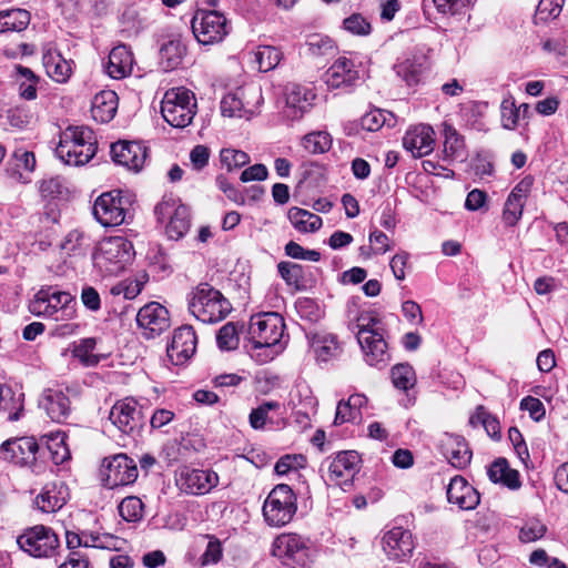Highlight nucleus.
<instances>
[{"label": "nucleus", "instance_id": "cd10ccee", "mask_svg": "<svg viewBox=\"0 0 568 568\" xmlns=\"http://www.w3.org/2000/svg\"><path fill=\"white\" fill-rule=\"evenodd\" d=\"M447 499L460 509H474L479 504V494L462 476H455L447 487Z\"/></svg>", "mask_w": 568, "mask_h": 568}, {"label": "nucleus", "instance_id": "f8f14e48", "mask_svg": "<svg viewBox=\"0 0 568 568\" xmlns=\"http://www.w3.org/2000/svg\"><path fill=\"white\" fill-rule=\"evenodd\" d=\"M17 542L24 552L38 558L52 556L59 547L57 534L43 525L26 529Z\"/></svg>", "mask_w": 568, "mask_h": 568}, {"label": "nucleus", "instance_id": "c85d7f7f", "mask_svg": "<svg viewBox=\"0 0 568 568\" xmlns=\"http://www.w3.org/2000/svg\"><path fill=\"white\" fill-rule=\"evenodd\" d=\"M133 54L124 44L114 47L108 59L106 73L112 79H123L132 72Z\"/></svg>", "mask_w": 568, "mask_h": 568}, {"label": "nucleus", "instance_id": "f704fd0d", "mask_svg": "<svg viewBox=\"0 0 568 568\" xmlns=\"http://www.w3.org/2000/svg\"><path fill=\"white\" fill-rule=\"evenodd\" d=\"M186 54V45L181 39H172L160 49V63L164 71H172L182 64Z\"/></svg>", "mask_w": 568, "mask_h": 568}, {"label": "nucleus", "instance_id": "9b49d317", "mask_svg": "<svg viewBox=\"0 0 568 568\" xmlns=\"http://www.w3.org/2000/svg\"><path fill=\"white\" fill-rule=\"evenodd\" d=\"M109 419L123 434L135 436L145 426L148 416L135 399L128 397L112 406Z\"/></svg>", "mask_w": 568, "mask_h": 568}, {"label": "nucleus", "instance_id": "bf43d9fd", "mask_svg": "<svg viewBox=\"0 0 568 568\" xmlns=\"http://www.w3.org/2000/svg\"><path fill=\"white\" fill-rule=\"evenodd\" d=\"M524 205V202L508 195L503 211V220L506 225L514 226L520 220Z\"/></svg>", "mask_w": 568, "mask_h": 568}, {"label": "nucleus", "instance_id": "69168bd1", "mask_svg": "<svg viewBox=\"0 0 568 568\" xmlns=\"http://www.w3.org/2000/svg\"><path fill=\"white\" fill-rule=\"evenodd\" d=\"M222 558V545L215 537H210L206 549L201 556V562L203 566L212 565L220 561Z\"/></svg>", "mask_w": 568, "mask_h": 568}, {"label": "nucleus", "instance_id": "a211bd4d", "mask_svg": "<svg viewBox=\"0 0 568 568\" xmlns=\"http://www.w3.org/2000/svg\"><path fill=\"white\" fill-rule=\"evenodd\" d=\"M382 547L389 560L405 561L415 548L413 535L402 527H394L384 534Z\"/></svg>", "mask_w": 568, "mask_h": 568}, {"label": "nucleus", "instance_id": "ddd939ff", "mask_svg": "<svg viewBox=\"0 0 568 568\" xmlns=\"http://www.w3.org/2000/svg\"><path fill=\"white\" fill-rule=\"evenodd\" d=\"M192 32L202 44L220 42L229 33L226 18L217 11H200L192 19Z\"/></svg>", "mask_w": 568, "mask_h": 568}, {"label": "nucleus", "instance_id": "39448f33", "mask_svg": "<svg viewBox=\"0 0 568 568\" xmlns=\"http://www.w3.org/2000/svg\"><path fill=\"white\" fill-rule=\"evenodd\" d=\"M297 510V498L286 484L276 485L263 504V517L268 526L282 527L288 524Z\"/></svg>", "mask_w": 568, "mask_h": 568}, {"label": "nucleus", "instance_id": "7ed1b4c3", "mask_svg": "<svg viewBox=\"0 0 568 568\" xmlns=\"http://www.w3.org/2000/svg\"><path fill=\"white\" fill-rule=\"evenodd\" d=\"M135 256L132 242L111 236L100 242L93 254V265L103 276L119 275Z\"/></svg>", "mask_w": 568, "mask_h": 568}, {"label": "nucleus", "instance_id": "423d86ee", "mask_svg": "<svg viewBox=\"0 0 568 568\" xmlns=\"http://www.w3.org/2000/svg\"><path fill=\"white\" fill-rule=\"evenodd\" d=\"M132 201L130 195L121 190H113L101 194L94 202L93 215L97 221L108 227L118 226L126 222L130 215Z\"/></svg>", "mask_w": 568, "mask_h": 568}, {"label": "nucleus", "instance_id": "1a4fd4ad", "mask_svg": "<svg viewBox=\"0 0 568 568\" xmlns=\"http://www.w3.org/2000/svg\"><path fill=\"white\" fill-rule=\"evenodd\" d=\"M285 329L284 318L275 312L253 315L248 325V339L254 348L276 346Z\"/></svg>", "mask_w": 568, "mask_h": 568}, {"label": "nucleus", "instance_id": "864d4df0", "mask_svg": "<svg viewBox=\"0 0 568 568\" xmlns=\"http://www.w3.org/2000/svg\"><path fill=\"white\" fill-rule=\"evenodd\" d=\"M220 160L222 165L225 166L230 172L246 165L250 162V156L244 151L235 149H222L220 153Z\"/></svg>", "mask_w": 568, "mask_h": 568}, {"label": "nucleus", "instance_id": "8fccbe9b", "mask_svg": "<svg viewBox=\"0 0 568 568\" xmlns=\"http://www.w3.org/2000/svg\"><path fill=\"white\" fill-rule=\"evenodd\" d=\"M95 345H97L95 338H92V337L82 338L79 341L78 344L74 345L72 353L85 366H94L100 361L99 356L93 354Z\"/></svg>", "mask_w": 568, "mask_h": 568}, {"label": "nucleus", "instance_id": "e2e57ef3", "mask_svg": "<svg viewBox=\"0 0 568 568\" xmlns=\"http://www.w3.org/2000/svg\"><path fill=\"white\" fill-rule=\"evenodd\" d=\"M48 449L52 454L53 463L59 465L70 458V452L64 444V436H55L51 438Z\"/></svg>", "mask_w": 568, "mask_h": 568}, {"label": "nucleus", "instance_id": "f3484780", "mask_svg": "<svg viewBox=\"0 0 568 568\" xmlns=\"http://www.w3.org/2000/svg\"><path fill=\"white\" fill-rule=\"evenodd\" d=\"M136 323L146 338H153L170 327L169 311L156 302H151L140 308Z\"/></svg>", "mask_w": 568, "mask_h": 568}, {"label": "nucleus", "instance_id": "f03ea898", "mask_svg": "<svg viewBox=\"0 0 568 568\" xmlns=\"http://www.w3.org/2000/svg\"><path fill=\"white\" fill-rule=\"evenodd\" d=\"M97 152L94 132L88 126H69L60 138L55 148L57 156L68 165H83Z\"/></svg>", "mask_w": 568, "mask_h": 568}, {"label": "nucleus", "instance_id": "bb28decb", "mask_svg": "<svg viewBox=\"0 0 568 568\" xmlns=\"http://www.w3.org/2000/svg\"><path fill=\"white\" fill-rule=\"evenodd\" d=\"M439 447L442 454L453 467L463 469L470 463L471 452L464 437L444 434Z\"/></svg>", "mask_w": 568, "mask_h": 568}, {"label": "nucleus", "instance_id": "603ef678", "mask_svg": "<svg viewBox=\"0 0 568 568\" xmlns=\"http://www.w3.org/2000/svg\"><path fill=\"white\" fill-rule=\"evenodd\" d=\"M387 116L392 118L393 114L384 110H372L362 116L361 125L369 132L379 130L386 123L388 126H392L393 123L388 122L389 119Z\"/></svg>", "mask_w": 568, "mask_h": 568}, {"label": "nucleus", "instance_id": "b1692460", "mask_svg": "<svg viewBox=\"0 0 568 568\" xmlns=\"http://www.w3.org/2000/svg\"><path fill=\"white\" fill-rule=\"evenodd\" d=\"M68 389L48 388L39 400V407L42 408L48 417L55 423H64L71 414V400L68 396Z\"/></svg>", "mask_w": 568, "mask_h": 568}, {"label": "nucleus", "instance_id": "a18cd8bd", "mask_svg": "<svg viewBox=\"0 0 568 568\" xmlns=\"http://www.w3.org/2000/svg\"><path fill=\"white\" fill-rule=\"evenodd\" d=\"M302 146L311 154H323L332 148L333 139L326 131H314L302 138Z\"/></svg>", "mask_w": 568, "mask_h": 568}, {"label": "nucleus", "instance_id": "052dcab7", "mask_svg": "<svg viewBox=\"0 0 568 568\" xmlns=\"http://www.w3.org/2000/svg\"><path fill=\"white\" fill-rule=\"evenodd\" d=\"M142 290V283L136 280H124L111 287V294L114 296L123 295L126 300L135 298Z\"/></svg>", "mask_w": 568, "mask_h": 568}, {"label": "nucleus", "instance_id": "c9c22d12", "mask_svg": "<svg viewBox=\"0 0 568 568\" xmlns=\"http://www.w3.org/2000/svg\"><path fill=\"white\" fill-rule=\"evenodd\" d=\"M444 159L463 162L467 156L464 138L449 124L444 125Z\"/></svg>", "mask_w": 568, "mask_h": 568}, {"label": "nucleus", "instance_id": "7c9ffc66", "mask_svg": "<svg viewBox=\"0 0 568 568\" xmlns=\"http://www.w3.org/2000/svg\"><path fill=\"white\" fill-rule=\"evenodd\" d=\"M43 67L47 74L58 83H65L72 73L71 61H68L62 54L53 49H48L42 55Z\"/></svg>", "mask_w": 568, "mask_h": 568}, {"label": "nucleus", "instance_id": "5fc2aeb1", "mask_svg": "<svg viewBox=\"0 0 568 568\" xmlns=\"http://www.w3.org/2000/svg\"><path fill=\"white\" fill-rule=\"evenodd\" d=\"M281 404L275 400L264 402L258 407L252 409L248 420L250 425L254 429H262L267 420L268 413L271 410L280 409Z\"/></svg>", "mask_w": 568, "mask_h": 568}, {"label": "nucleus", "instance_id": "412c9836", "mask_svg": "<svg viewBox=\"0 0 568 568\" xmlns=\"http://www.w3.org/2000/svg\"><path fill=\"white\" fill-rule=\"evenodd\" d=\"M112 160L130 171L142 170L148 153L146 148L136 141H118L111 145Z\"/></svg>", "mask_w": 568, "mask_h": 568}, {"label": "nucleus", "instance_id": "338daca9", "mask_svg": "<svg viewBox=\"0 0 568 568\" xmlns=\"http://www.w3.org/2000/svg\"><path fill=\"white\" fill-rule=\"evenodd\" d=\"M64 184L61 178L45 179L40 184V193L43 197H57L63 193Z\"/></svg>", "mask_w": 568, "mask_h": 568}, {"label": "nucleus", "instance_id": "a878e982", "mask_svg": "<svg viewBox=\"0 0 568 568\" xmlns=\"http://www.w3.org/2000/svg\"><path fill=\"white\" fill-rule=\"evenodd\" d=\"M285 98L284 114L294 121L301 119L310 110L315 94L305 87L290 83L285 88Z\"/></svg>", "mask_w": 568, "mask_h": 568}, {"label": "nucleus", "instance_id": "ea45409f", "mask_svg": "<svg viewBox=\"0 0 568 568\" xmlns=\"http://www.w3.org/2000/svg\"><path fill=\"white\" fill-rule=\"evenodd\" d=\"M31 14L24 9L0 11V33L7 31L21 32L30 24Z\"/></svg>", "mask_w": 568, "mask_h": 568}, {"label": "nucleus", "instance_id": "393cba45", "mask_svg": "<svg viewBox=\"0 0 568 568\" xmlns=\"http://www.w3.org/2000/svg\"><path fill=\"white\" fill-rule=\"evenodd\" d=\"M435 132L430 125L419 124L409 129L403 138V146L414 158H423L433 152Z\"/></svg>", "mask_w": 568, "mask_h": 568}, {"label": "nucleus", "instance_id": "6ab92c4d", "mask_svg": "<svg viewBox=\"0 0 568 568\" xmlns=\"http://www.w3.org/2000/svg\"><path fill=\"white\" fill-rule=\"evenodd\" d=\"M138 475L135 462L124 454H119L108 460L104 480L109 487L113 488L134 483Z\"/></svg>", "mask_w": 568, "mask_h": 568}, {"label": "nucleus", "instance_id": "3c124183", "mask_svg": "<svg viewBox=\"0 0 568 568\" xmlns=\"http://www.w3.org/2000/svg\"><path fill=\"white\" fill-rule=\"evenodd\" d=\"M239 341V329L233 322L224 324L217 332L216 342L221 349H235Z\"/></svg>", "mask_w": 568, "mask_h": 568}, {"label": "nucleus", "instance_id": "aec40b11", "mask_svg": "<svg viewBox=\"0 0 568 568\" xmlns=\"http://www.w3.org/2000/svg\"><path fill=\"white\" fill-rule=\"evenodd\" d=\"M39 445L33 437H20L6 440L0 447L4 460L20 466L32 465L37 460Z\"/></svg>", "mask_w": 568, "mask_h": 568}, {"label": "nucleus", "instance_id": "774afa93", "mask_svg": "<svg viewBox=\"0 0 568 568\" xmlns=\"http://www.w3.org/2000/svg\"><path fill=\"white\" fill-rule=\"evenodd\" d=\"M520 408L523 410H527L529 416L536 422H539L545 416V407L542 402L532 396L524 397L520 402Z\"/></svg>", "mask_w": 568, "mask_h": 568}, {"label": "nucleus", "instance_id": "2f4dec72", "mask_svg": "<svg viewBox=\"0 0 568 568\" xmlns=\"http://www.w3.org/2000/svg\"><path fill=\"white\" fill-rule=\"evenodd\" d=\"M67 501V489L61 484H48L42 491L36 497L34 504L42 513H54L62 508Z\"/></svg>", "mask_w": 568, "mask_h": 568}, {"label": "nucleus", "instance_id": "6e6d98bb", "mask_svg": "<svg viewBox=\"0 0 568 568\" xmlns=\"http://www.w3.org/2000/svg\"><path fill=\"white\" fill-rule=\"evenodd\" d=\"M501 124L507 130H514L519 121V110L511 95L505 98L500 104Z\"/></svg>", "mask_w": 568, "mask_h": 568}, {"label": "nucleus", "instance_id": "a19ab883", "mask_svg": "<svg viewBox=\"0 0 568 568\" xmlns=\"http://www.w3.org/2000/svg\"><path fill=\"white\" fill-rule=\"evenodd\" d=\"M287 217L293 226L302 233L315 232L322 226V219L318 215L300 207L290 209Z\"/></svg>", "mask_w": 568, "mask_h": 568}, {"label": "nucleus", "instance_id": "5701e85b", "mask_svg": "<svg viewBox=\"0 0 568 568\" xmlns=\"http://www.w3.org/2000/svg\"><path fill=\"white\" fill-rule=\"evenodd\" d=\"M323 79L329 89H348L359 80V72L352 60L341 57L326 70Z\"/></svg>", "mask_w": 568, "mask_h": 568}, {"label": "nucleus", "instance_id": "680f3d73", "mask_svg": "<svg viewBox=\"0 0 568 568\" xmlns=\"http://www.w3.org/2000/svg\"><path fill=\"white\" fill-rule=\"evenodd\" d=\"M344 28L357 36H367L371 33V23L359 13H353L343 22Z\"/></svg>", "mask_w": 568, "mask_h": 568}, {"label": "nucleus", "instance_id": "37998d69", "mask_svg": "<svg viewBox=\"0 0 568 568\" xmlns=\"http://www.w3.org/2000/svg\"><path fill=\"white\" fill-rule=\"evenodd\" d=\"M254 62L261 72L275 69L283 58L281 49L273 45H258L253 52Z\"/></svg>", "mask_w": 568, "mask_h": 568}, {"label": "nucleus", "instance_id": "58836bf2", "mask_svg": "<svg viewBox=\"0 0 568 568\" xmlns=\"http://www.w3.org/2000/svg\"><path fill=\"white\" fill-rule=\"evenodd\" d=\"M14 70L19 95L24 100H34L40 78L31 69L20 64L16 65Z\"/></svg>", "mask_w": 568, "mask_h": 568}, {"label": "nucleus", "instance_id": "79ce46f5", "mask_svg": "<svg viewBox=\"0 0 568 568\" xmlns=\"http://www.w3.org/2000/svg\"><path fill=\"white\" fill-rule=\"evenodd\" d=\"M221 112L229 118L250 119L252 112L248 111L243 102V90L226 93L221 101Z\"/></svg>", "mask_w": 568, "mask_h": 568}, {"label": "nucleus", "instance_id": "dca6fc26", "mask_svg": "<svg viewBox=\"0 0 568 568\" xmlns=\"http://www.w3.org/2000/svg\"><path fill=\"white\" fill-rule=\"evenodd\" d=\"M272 554L287 566H302L307 557L306 541L297 534H282L275 538Z\"/></svg>", "mask_w": 568, "mask_h": 568}, {"label": "nucleus", "instance_id": "4468645a", "mask_svg": "<svg viewBox=\"0 0 568 568\" xmlns=\"http://www.w3.org/2000/svg\"><path fill=\"white\" fill-rule=\"evenodd\" d=\"M359 455L354 450L338 453L328 464L325 481L347 490L359 469Z\"/></svg>", "mask_w": 568, "mask_h": 568}, {"label": "nucleus", "instance_id": "6e6552de", "mask_svg": "<svg viewBox=\"0 0 568 568\" xmlns=\"http://www.w3.org/2000/svg\"><path fill=\"white\" fill-rule=\"evenodd\" d=\"M73 297L68 292L49 288L40 290L30 302L29 310L37 316H48L55 321L72 317L74 314Z\"/></svg>", "mask_w": 568, "mask_h": 568}, {"label": "nucleus", "instance_id": "c03bdc74", "mask_svg": "<svg viewBox=\"0 0 568 568\" xmlns=\"http://www.w3.org/2000/svg\"><path fill=\"white\" fill-rule=\"evenodd\" d=\"M396 74L412 87L420 81L423 71L425 70L424 63L416 58H408L397 63L395 67Z\"/></svg>", "mask_w": 568, "mask_h": 568}, {"label": "nucleus", "instance_id": "09e8293b", "mask_svg": "<svg viewBox=\"0 0 568 568\" xmlns=\"http://www.w3.org/2000/svg\"><path fill=\"white\" fill-rule=\"evenodd\" d=\"M392 381L396 388L408 390L416 383V375L409 364H398L392 368Z\"/></svg>", "mask_w": 568, "mask_h": 568}, {"label": "nucleus", "instance_id": "0e129e2a", "mask_svg": "<svg viewBox=\"0 0 568 568\" xmlns=\"http://www.w3.org/2000/svg\"><path fill=\"white\" fill-rule=\"evenodd\" d=\"M8 123L16 129H23L31 121V114L21 106L11 108L7 111Z\"/></svg>", "mask_w": 568, "mask_h": 568}, {"label": "nucleus", "instance_id": "473e14b6", "mask_svg": "<svg viewBox=\"0 0 568 568\" xmlns=\"http://www.w3.org/2000/svg\"><path fill=\"white\" fill-rule=\"evenodd\" d=\"M8 165L10 166L9 171L12 179L20 183H28L30 179L24 176V172H33L36 168L34 153L23 148H18L11 154Z\"/></svg>", "mask_w": 568, "mask_h": 568}, {"label": "nucleus", "instance_id": "9d476101", "mask_svg": "<svg viewBox=\"0 0 568 568\" xmlns=\"http://www.w3.org/2000/svg\"><path fill=\"white\" fill-rule=\"evenodd\" d=\"M154 213L158 221L168 220L166 234L172 240H180L190 229V210L182 204L179 199L173 196H163L162 201L155 206Z\"/></svg>", "mask_w": 568, "mask_h": 568}, {"label": "nucleus", "instance_id": "4be33fe9", "mask_svg": "<svg viewBox=\"0 0 568 568\" xmlns=\"http://www.w3.org/2000/svg\"><path fill=\"white\" fill-rule=\"evenodd\" d=\"M196 335L191 326L184 325L174 331L171 343L168 345V357L174 365L187 362L196 349Z\"/></svg>", "mask_w": 568, "mask_h": 568}, {"label": "nucleus", "instance_id": "2eb2a0df", "mask_svg": "<svg viewBox=\"0 0 568 568\" xmlns=\"http://www.w3.org/2000/svg\"><path fill=\"white\" fill-rule=\"evenodd\" d=\"M219 484V475L211 469L183 466L176 473V486L189 495H205Z\"/></svg>", "mask_w": 568, "mask_h": 568}, {"label": "nucleus", "instance_id": "4c0bfd02", "mask_svg": "<svg viewBox=\"0 0 568 568\" xmlns=\"http://www.w3.org/2000/svg\"><path fill=\"white\" fill-rule=\"evenodd\" d=\"M23 410V394L14 393L10 387L0 385V413L7 414V419L16 422Z\"/></svg>", "mask_w": 568, "mask_h": 568}, {"label": "nucleus", "instance_id": "f257e3e1", "mask_svg": "<svg viewBox=\"0 0 568 568\" xmlns=\"http://www.w3.org/2000/svg\"><path fill=\"white\" fill-rule=\"evenodd\" d=\"M187 305L191 314L206 324L223 321L232 311L229 300L209 283H200L192 290Z\"/></svg>", "mask_w": 568, "mask_h": 568}, {"label": "nucleus", "instance_id": "13d9d810", "mask_svg": "<svg viewBox=\"0 0 568 568\" xmlns=\"http://www.w3.org/2000/svg\"><path fill=\"white\" fill-rule=\"evenodd\" d=\"M565 0H540L537 6L536 16L541 21L556 19L564 6Z\"/></svg>", "mask_w": 568, "mask_h": 568}, {"label": "nucleus", "instance_id": "20e7f679", "mask_svg": "<svg viewBox=\"0 0 568 568\" xmlns=\"http://www.w3.org/2000/svg\"><path fill=\"white\" fill-rule=\"evenodd\" d=\"M196 101L193 92L185 88L168 90L161 102L163 119L178 129H184L192 123L196 113Z\"/></svg>", "mask_w": 568, "mask_h": 568}, {"label": "nucleus", "instance_id": "72a5a7b5", "mask_svg": "<svg viewBox=\"0 0 568 568\" xmlns=\"http://www.w3.org/2000/svg\"><path fill=\"white\" fill-rule=\"evenodd\" d=\"M311 346L316 359L324 363L336 358L342 353L336 336L329 333H315L312 336Z\"/></svg>", "mask_w": 568, "mask_h": 568}, {"label": "nucleus", "instance_id": "e433bc0d", "mask_svg": "<svg viewBox=\"0 0 568 568\" xmlns=\"http://www.w3.org/2000/svg\"><path fill=\"white\" fill-rule=\"evenodd\" d=\"M488 477L493 483H501L510 489L520 487L519 474L509 468L505 458H498L488 468Z\"/></svg>", "mask_w": 568, "mask_h": 568}, {"label": "nucleus", "instance_id": "0eeeda50", "mask_svg": "<svg viewBox=\"0 0 568 568\" xmlns=\"http://www.w3.org/2000/svg\"><path fill=\"white\" fill-rule=\"evenodd\" d=\"M365 318L358 320L357 341L364 353L365 362L369 366L384 368L390 361L387 343L383 334L376 328L377 321L369 318L368 322L361 323Z\"/></svg>", "mask_w": 568, "mask_h": 568}, {"label": "nucleus", "instance_id": "4d7b16f0", "mask_svg": "<svg viewBox=\"0 0 568 568\" xmlns=\"http://www.w3.org/2000/svg\"><path fill=\"white\" fill-rule=\"evenodd\" d=\"M546 531V525H544L539 519H529L520 528L519 539L523 542H532L544 537Z\"/></svg>", "mask_w": 568, "mask_h": 568}, {"label": "nucleus", "instance_id": "c756f323", "mask_svg": "<svg viewBox=\"0 0 568 568\" xmlns=\"http://www.w3.org/2000/svg\"><path fill=\"white\" fill-rule=\"evenodd\" d=\"M119 98L114 91L104 90L97 93L92 100V118L100 123L110 122L118 110Z\"/></svg>", "mask_w": 568, "mask_h": 568}, {"label": "nucleus", "instance_id": "de8ad7c7", "mask_svg": "<svg viewBox=\"0 0 568 568\" xmlns=\"http://www.w3.org/2000/svg\"><path fill=\"white\" fill-rule=\"evenodd\" d=\"M120 516L129 523H136L143 518L144 505L136 496H128L119 505Z\"/></svg>", "mask_w": 568, "mask_h": 568}, {"label": "nucleus", "instance_id": "49530a36", "mask_svg": "<svg viewBox=\"0 0 568 568\" xmlns=\"http://www.w3.org/2000/svg\"><path fill=\"white\" fill-rule=\"evenodd\" d=\"M277 270L281 277L288 286H293L296 291L306 288L304 267L302 265L292 262H280Z\"/></svg>", "mask_w": 568, "mask_h": 568}]
</instances>
